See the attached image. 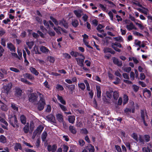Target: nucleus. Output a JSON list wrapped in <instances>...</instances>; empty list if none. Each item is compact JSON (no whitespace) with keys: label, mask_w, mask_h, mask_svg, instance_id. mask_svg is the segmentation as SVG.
Wrapping results in <instances>:
<instances>
[{"label":"nucleus","mask_w":152,"mask_h":152,"mask_svg":"<svg viewBox=\"0 0 152 152\" xmlns=\"http://www.w3.org/2000/svg\"><path fill=\"white\" fill-rule=\"evenodd\" d=\"M38 96H39L40 100L38 103L37 107L39 110H41L44 109L45 104V100L42 95L38 92L31 94L29 96V100L31 102H34L37 100Z\"/></svg>","instance_id":"f257e3e1"},{"label":"nucleus","mask_w":152,"mask_h":152,"mask_svg":"<svg viewBox=\"0 0 152 152\" xmlns=\"http://www.w3.org/2000/svg\"><path fill=\"white\" fill-rule=\"evenodd\" d=\"M9 119L10 124L14 127L17 126V120L15 115H9Z\"/></svg>","instance_id":"f03ea898"},{"label":"nucleus","mask_w":152,"mask_h":152,"mask_svg":"<svg viewBox=\"0 0 152 152\" xmlns=\"http://www.w3.org/2000/svg\"><path fill=\"white\" fill-rule=\"evenodd\" d=\"M50 19L54 22L56 25H63L64 27L67 28H68V24L67 23H65L64 20L59 21H56V20L52 17H50Z\"/></svg>","instance_id":"7ed1b4c3"},{"label":"nucleus","mask_w":152,"mask_h":152,"mask_svg":"<svg viewBox=\"0 0 152 152\" xmlns=\"http://www.w3.org/2000/svg\"><path fill=\"white\" fill-rule=\"evenodd\" d=\"M141 114V121L143 122L144 125L145 126H147L148 124L145 122V119L147 118V116L146 114V111L145 110H141L140 112Z\"/></svg>","instance_id":"20e7f679"},{"label":"nucleus","mask_w":152,"mask_h":152,"mask_svg":"<svg viewBox=\"0 0 152 152\" xmlns=\"http://www.w3.org/2000/svg\"><path fill=\"white\" fill-rule=\"evenodd\" d=\"M12 86V85L11 83L4 86L3 88V90L2 91V93H4L6 94V95H8L10 93Z\"/></svg>","instance_id":"39448f33"},{"label":"nucleus","mask_w":152,"mask_h":152,"mask_svg":"<svg viewBox=\"0 0 152 152\" xmlns=\"http://www.w3.org/2000/svg\"><path fill=\"white\" fill-rule=\"evenodd\" d=\"M79 56L82 57V58H76V60L77 61V64L81 67L83 66V62L84 59L85 58V57L82 54H80Z\"/></svg>","instance_id":"423d86ee"},{"label":"nucleus","mask_w":152,"mask_h":152,"mask_svg":"<svg viewBox=\"0 0 152 152\" xmlns=\"http://www.w3.org/2000/svg\"><path fill=\"white\" fill-rule=\"evenodd\" d=\"M5 115L4 114H2L1 116L0 115V121L4 124L5 125H2V127L4 129H7V127L8 126V124L4 119Z\"/></svg>","instance_id":"0eeeda50"},{"label":"nucleus","mask_w":152,"mask_h":152,"mask_svg":"<svg viewBox=\"0 0 152 152\" xmlns=\"http://www.w3.org/2000/svg\"><path fill=\"white\" fill-rule=\"evenodd\" d=\"M82 37H83V42L85 45L88 48H91L92 47L89 45V42L88 40V36L86 34H85L82 35Z\"/></svg>","instance_id":"6e6552de"},{"label":"nucleus","mask_w":152,"mask_h":152,"mask_svg":"<svg viewBox=\"0 0 152 152\" xmlns=\"http://www.w3.org/2000/svg\"><path fill=\"white\" fill-rule=\"evenodd\" d=\"M112 47L116 51L118 52H120L121 51L120 49L117 48V47H118L119 48H121V45L120 43L117 42L113 43L112 44Z\"/></svg>","instance_id":"1a4fd4ad"},{"label":"nucleus","mask_w":152,"mask_h":152,"mask_svg":"<svg viewBox=\"0 0 152 152\" xmlns=\"http://www.w3.org/2000/svg\"><path fill=\"white\" fill-rule=\"evenodd\" d=\"M57 148L56 145H54L51 146V145H48L47 147L48 150L49 151H52V152H54Z\"/></svg>","instance_id":"9d476101"},{"label":"nucleus","mask_w":152,"mask_h":152,"mask_svg":"<svg viewBox=\"0 0 152 152\" xmlns=\"http://www.w3.org/2000/svg\"><path fill=\"white\" fill-rule=\"evenodd\" d=\"M22 92V91L19 88H16L15 93V96L17 97H20L21 95Z\"/></svg>","instance_id":"9b49d317"},{"label":"nucleus","mask_w":152,"mask_h":152,"mask_svg":"<svg viewBox=\"0 0 152 152\" xmlns=\"http://www.w3.org/2000/svg\"><path fill=\"white\" fill-rule=\"evenodd\" d=\"M74 13L77 18H80L83 15V12L80 10H77L74 11Z\"/></svg>","instance_id":"f8f14e48"},{"label":"nucleus","mask_w":152,"mask_h":152,"mask_svg":"<svg viewBox=\"0 0 152 152\" xmlns=\"http://www.w3.org/2000/svg\"><path fill=\"white\" fill-rule=\"evenodd\" d=\"M126 27L127 28V30L129 31L132 30L133 29H136V28L132 22L128 23L126 25Z\"/></svg>","instance_id":"ddd939ff"},{"label":"nucleus","mask_w":152,"mask_h":152,"mask_svg":"<svg viewBox=\"0 0 152 152\" xmlns=\"http://www.w3.org/2000/svg\"><path fill=\"white\" fill-rule=\"evenodd\" d=\"M96 89L97 96L98 98H100L101 97V94L100 87L99 86H96Z\"/></svg>","instance_id":"4468645a"},{"label":"nucleus","mask_w":152,"mask_h":152,"mask_svg":"<svg viewBox=\"0 0 152 152\" xmlns=\"http://www.w3.org/2000/svg\"><path fill=\"white\" fill-rule=\"evenodd\" d=\"M40 50L43 53H50V51L46 47L44 46H41L40 48Z\"/></svg>","instance_id":"2eb2a0df"},{"label":"nucleus","mask_w":152,"mask_h":152,"mask_svg":"<svg viewBox=\"0 0 152 152\" xmlns=\"http://www.w3.org/2000/svg\"><path fill=\"white\" fill-rule=\"evenodd\" d=\"M44 127L42 126H39L38 127L36 130L34 131V134L36 135L37 133H40L42 131Z\"/></svg>","instance_id":"dca6fc26"},{"label":"nucleus","mask_w":152,"mask_h":152,"mask_svg":"<svg viewBox=\"0 0 152 152\" xmlns=\"http://www.w3.org/2000/svg\"><path fill=\"white\" fill-rule=\"evenodd\" d=\"M7 45L8 48L10 51L12 52H15V48L13 45L12 43L7 44Z\"/></svg>","instance_id":"f3484780"},{"label":"nucleus","mask_w":152,"mask_h":152,"mask_svg":"<svg viewBox=\"0 0 152 152\" xmlns=\"http://www.w3.org/2000/svg\"><path fill=\"white\" fill-rule=\"evenodd\" d=\"M47 118L50 122H55V117L52 115L50 114L47 116Z\"/></svg>","instance_id":"a211bd4d"},{"label":"nucleus","mask_w":152,"mask_h":152,"mask_svg":"<svg viewBox=\"0 0 152 152\" xmlns=\"http://www.w3.org/2000/svg\"><path fill=\"white\" fill-rule=\"evenodd\" d=\"M75 120V118L74 116L69 115L68 117V120L69 123L73 124Z\"/></svg>","instance_id":"6ab92c4d"},{"label":"nucleus","mask_w":152,"mask_h":152,"mask_svg":"<svg viewBox=\"0 0 152 152\" xmlns=\"http://www.w3.org/2000/svg\"><path fill=\"white\" fill-rule=\"evenodd\" d=\"M86 148L89 150V152H94V146L91 144H89Z\"/></svg>","instance_id":"aec40b11"},{"label":"nucleus","mask_w":152,"mask_h":152,"mask_svg":"<svg viewBox=\"0 0 152 152\" xmlns=\"http://www.w3.org/2000/svg\"><path fill=\"white\" fill-rule=\"evenodd\" d=\"M44 24L45 26L47 28H49V24L53 27V24L51 22V21H49V22H47L46 20H44L43 21Z\"/></svg>","instance_id":"412c9836"},{"label":"nucleus","mask_w":152,"mask_h":152,"mask_svg":"<svg viewBox=\"0 0 152 152\" xmlns=\"http://www.w3.org/2000/svg\"><path fill=\"white\" fill-rule=\"evenodd\" d=\"M113 62L118 66H121L122 65V63L119 62L118 59L115 58H113Z\"/></svg>","instance_id":"4be33fe9"},{"label":"nucleus","mask_w":152,"mask_h":152,"mask_svg":"<svg viewBox=\"0 0 152 152\" xmlns=\"http://www.w3.org/2000/svg\"><path fill=\"white\" fill-rule=\"evenodd\" d=\"M104 51L105 53L109 52L112 54H115V52L111 49L108 48H105L104 50Z\"/></svg>","instance_id":"5701e85b"},{"label":"nucleus","mask_w":152,"mask_h":152,"mask_svg":"<svg viewBox=\"0 0 152 152\" xmlns=\"http://www.w3.org/2000/svg\"><path fill=\"white\" fill-rule=\"evenodd\" d=\"M144 94L147 96L148 97H150L151 95L150 91L147 88L143 90Z\"/></svg>","instance_id":"b1692460"},{"label":"nucleus","mask_w":152,"mask_h":152,"mask_svg":"<svg viewBox=\"0 0 152 152\" xmlns=\"http://www.w3.org/2000/svg\"><path fill=\"white\" fill-rule=\"evenodd\" d=\"M29 69L30 71L33 74H34L36 75H38L39 73L37 71L35 68L32 67H30Z\"/></svg>","instance_id":"393cba45"},{"label":"nucleus","mask_w":152,"mask_h":152,"mask_svg":"<svg viewBox=\"0 0 152 152\" xmlns=\"http://www.w3.org/2000/svg\"><path fill=\"white\" fill-rule=\"evenodd\" d=\"M57 97L58 100L60 102L63 104H65L66 102L63 99V97L58 95H57Z\"/></svg>","instance_id":"a878e982"},{"label":"nucleus","mask_w":152,"mask_h":152,"mask_svg":"<svg viewBox=\"0 0 152 152\" xmlns=\"http://www.w3.org/2000/svg\"><path fill=\"white\" fill-rule=\"evenodd\" d=\"M56 116L57 119L59 122H61L63 121V116L62 114H58L56 115Z\"/></svg>","instance_id":"bb28decb"},{"label":"nucleus","mask_w":152,"mask_h":152,"mask_svg":"<svg viewBox=\"0 0 152 152\" xmlns=\"http://www.w3.org/2000/svg\"><path fill=\"white\" fill-rule=\"evenodd\" d=\"M25 77H26L31 80H33L34 79V77L28 73H26L23 75Z\"/></svg>","instance_id":"cd10ccee"},{"label":"nucleus","mask_w":152,"mask_h":152,"mask_svg":"<svg viewBox=\"0 0 152 152\" xmlns=\"http://www.w3.org/2000/svg\"><path fill=\"white\" fill-rule=\"evenodd\" d=\"M46 61L51 63H53L55 61L54 58L51 56H48L46 58Z\"/></svg>","instance_id":"c85d7f7f"},{"label":"nucleus","mask_w":152,"mask_h":152,"mask_svg":"<svg viewBox=\"0 0 152 152\" xmlns=\"http://www.w3.org/2000/svg\"><path fill=\"white\" fill-rule=\"evenodd\" d=\"M20 120L21 122L23 124H25L26 123V119L24 115H22L20 117Z\"/></svg>","instance_id":"c756f323"},{"label":"nucleus","mask_w":152,"mask_h":152,"mask_svg":"<svg viewBox=\"0 0 152 152\" xmlns=\"http://www.w3.org/2000/svg\"><path fill=\"white\" fill-rule=\"evenodd\" d=\"M128 100L129 99L128 96L127 95H124L123 97V105H125L128 102Z\"/></svg>","instance_id":"7c9ffc66"},{"label":"nucleus","mask_w":152,"mask_h":152,"mask_svg":"<svg viewBox=\"0 0 152 152\" xmlns=\"http://www.w3.org/2000/svg\"><path fill=\"white\" fill-rule=\"evenodd\" d=\"M21 146L20 144L19 143H16L15 144V145L14 147V149L15 151H18V149L21 150Z\"/></svg>","instance_id":"2f4dec72"},{"label":"nucleus","mask_w":152,"mask_h":152,"mask_svg":"<svg viewBox=\"0 0 152 152\" xmlns=\"http://www.w3.org/2000/svg\"><path fill=\"white\" fill-rule=\"evenodd\" d=\"M26 44L30 49H31L34 44V41H28L26 42Z\"/></svg>","instance_id":"473e14b6"},{"label":"nucleus","mask_w":152,"mask_h":152,"mask_svg":"<svg viewBox=\"0 0 152 152\" xmlns=\"http://www.w3.org/2000/svg\"><path fill=\"white\" fill-rule=\"evenodd\" d=\"M69 129L70 132L73 134H75L76 133V130L75 128L72 126H70L69 127Z\"/></svg>","instance_id":"72a5a7b5"},{"label":"nucleus","mask_w":152,"mask_h":152,"mask_svg":"<svg viewBox=\"0 0 152 152\" xmlns=\"http://www.w3.org/2000/svg\"><path fill=\"white\" fill-rule=\"evenodd\" d=\"M24 132L26 133H27L29 131V124L27 123L25 126L23 128Z\"/></svg>","instance_id":"f704fd0d"},{"label":"nucleus","mask_w":152,"mask_h":152,"mask_svg":"<svg viewBox=\"0 0 152 152\" xmlns=\"http://www.w3.org/2000/svg\"><path fill=\"white\" fill-rule=\"evenodd\" d=\"M47 133L45 132H44L42 134V139L43 141H45L47 136Z\"/></svg>","instance_id":"c9c22d12"},{"label":"nucleus","mask_w":152,"mask_h":152,"mask_svg":"<svg viewBox=\"0 0 152 152\" xmlns=\"http://www.w3.org/2000/svg\"><path fill=\"white\" fill-rule=\"evenodd\" d=\"M0 142L2 143H5L6 142V138L3 135L0 136Z\"/></svg>","instance_id":"e433bc0d"},{"label":"nucleus","mask_w":152,"mask_h":152,"mask_svg":"<svg viewBox=\"0 0 152 152\" xmlns=\"http://www.w3.org/2000/svg\"><path fill=\"white\" fill-rule=\"evenodd\" d=\"M34 51L35 53L36 54H40V52H39V47L38 46L36 45L35 46L34 48Z\"/></svg>","instance_id":"4c0bfd02"},{"label":"nucleus","mask_w":152,"mask_h":152,"mask_svg":"<svg viewBox=\"0 0 152 152\" xmlns=\"http://www.w3.org/2000/svg\"><path fill=\"white\" fill-rule=\"evenodd\" d=\"M72 25L75 27L77 26L78 25V21L77 20H73L72 21Z\"/></svg>","instance_id":"58836bf2"},{"label":"nucleus","mask_w":152,"mask_h":152,"mask_svg":"<svg viewBox=\"0 0 152 152\" xmlns=\"http://www.w3.org/2000/svg\"><path fill=\"white\" fill-rule=\"evenodd\" d=\"M113 97L115 99H117L118 97V92L115 91L113 92Z\"/></svg>","instance_id":"ea45409f"},{"label":"nucleus","mask_w":152,"mask_h":152,"mask_svg":"<svg viewBox=\"0 0 152 152\" xmlns=\"http://www.w3.org/2000/svg\"><path fill=\"white\" fill-rule=\"evenodd\" d=\"M78 87L82 90H83L85 88V86L83 83H80L78 84Z\"/></svg>","instance_id":"a19ab883"},{"label":"nucleus","mask_w":152,"mask_h":152,"mask_svg":"<svg viewBox=\"0 0 152 152\" xmlns=\"http://www.w3.org/2000/svg\"><path fill=\"white\" fill-rule=\"evenodd\" d=\"M59 105L63 111L65 112L67 110V108L65 106L60 103L59 104Z\"/></svg>","instance_id":"79ce46f5"},{"label":"nucleus","mask_w":152,"mask_h":152,"mask_svg":"<svg viewBox=\"0 0 152 152\" xmlns=\"http://www.w3.org/2000/svg\"><path fill=\"white\" fill-rule=\"evenodd\" d=\"M131 137L136 141H138V136L137 134L135 133H133L131 135Z\"/></svg>","instance_id":"37998d69"},{"label":"nucleus","mask_w":152,"mask_h":152,"mask_svg":"<svg viewBox=\"0 0 152 152\" xmlns=\"http://www.w3.org/2000/svg\"><path fill=\"white\" fill-rule=\"evenodd\" d=\"M1 109L3 111H6L7 110V108L6 105L4 104H1Z\"/></svg>","instance_id":"c03bdc74"},{"label":"nucleus","mask_w":152,"mask_h":152,"mask_svg":"<svg viewBox=\"0 0 152 152\" xmlns=\"http://www.w3.org/2000/svg\"><path fill=\"white\" fill-rule=\"evenodd\" d=\"M106 94L107 97L109 98H111L112 96L113 92H109L107 91V92Z\"/></svg>","instance_id":"a18cd8bd"},{"label":"nucleus","mask_w":152,"mask_h":152,"mask_svg":"<svg viewBox=\"0 0 152 152\" xmlns=\"http://www.w3.org/2000/svg\"><path fill=\"white\" fill-rule=\"evenodd\" d=\"M103 27V26L101 24H99L97 28V29L99 31L101 32H102L103 31V30L102 29V28Z\"/></svg>","instance_id":"49530a36"},{"label":"nucleus","mask_w":152,"mask_h":152,"mask_svg":"<svg viewBox=\"0 0 152 152\" xmlns=\"http://www.w3.org/2000/svg\"><path fill=\"white\" fill-rule=\"evenodd\" d=\"M70 54L71 55L74 57H77V56L79 55L78 53L76 52H74L73 51H72L70 52Z\"/></svg>","instance_id":"de8ad7c7"},{"label":"nucleus","mask_w":152,"mask_h":152,"mask_svg":"<svg viewBox=\"0 0 152 152\" xmlns=\"http://www.w3.org/2000/svg\"><path fill=\"white\" fill-rule=\"evenodd\" d=\"M78 143L79 145L81 146H83L85 144L84 141L81 139L79 140Z\"/></svg>","instance_id":"09e8293b"},{"label":"nucleus","mask_w":152,"mask_h":152,"mask_svg":"<svg viewBox=\"0 0 152 152\" xmlns=\"http://www.w3.org/2000/svg\"><path fill=\"white\" fill-rule=\"evenodd\" d=\"M54 29L58 34L61 33L60 31L61 29V27H58L57 28L54 27Z\"/></svg>","instance_id":"8fccbe9b"},{"label":"nucleus","mask_w":152,"mask_h":152,"mask_svg":"<svg viewBox=\"0 0 152 152\" xmlns=\"http://www.w3.org/2000/svg\"><path fill=\"white\" fill-rule=\"evenodd\" d=\"M56 88L57 89L60 91H62L64 89L63 87L62 86L59 84H57V85Z\"/></svg>","instance_id":"3c124183"},{"label":"nucleus","mask_w":152,"mask_h":152,"mask_svg":"<svg viewBox=\"0 0 152 152\" xmlns=\"http://www.w3.org/2000/svg\"><path fill=\"white\" fill-rule=\"evenodd\" d=\"M108 14L110 18V20L113 21V15L112 12L110 11L108 12Z\"/></svg>","instance_id":"603ef678"},{"label":"nucleus","mask_w":152,"mask_h":152,"mask_svg":"<svg viewBox=\"0 0 152 152\" xmlns=\"http://www.w3.org/2000/svg\"><path fill=\"white\" fill-rule=\"evenodd\" d=\"M63 151L64 152H67L69 149V147L65 145H63Z\"/></svg>","instance_id":"864d4df0"},{"label":"nucleus","mask_w":152,"mask_h":152,"mask_svg":"<svg viewBox=\"0 0 152 152\" xmlns=\"http://www.w3.org/2000/svg\"><path fill=\"white\" fill-rule=\"evenodd\" d=\"M10 69L12 71H13L15 72H19V70L17 69L14 67H10Z\"/></svg>","instance_id":"5fc2aeb1"},{"label":"nucleus","mask_w":152,"mask_h":152,"mask_svg":"<svg viewBox=\"0 0 152 152\" xmlns=\"http://www.w3.org/2000/svg\"><path fill=\"white\" fill-rule=\"evenodd\" d=\"M140 43L141 42L140 41L137 40H135L134 42L135 44L139 46L140 48L141 47Z\"/></svg>","instance_id":"6e6d98bb"},{"label":"nucleus","mask_w":152,"mask_h":152,"mask_svg":"<svg viewBox=\"0 0 152 152\" xmlns=\"http://www.w3.org/2000/svg\"><path fill=\"white\" fill-rule=\"evenodd\" d=\"M88 131L85 129H83L81 130V133L83 134H86L88 133Z\"/></svg>","instance_id":"4d7b16f0"},{"label":"nucleus","mask_w":152,"mask_h":152,"mask_svg":"<svg viewBox=\"0 0 152 152\" xmlns=\"http://www.w3.org/2000/svg\"><path fill=\"white\" fill-rule=\"evenodd\" d=\"M98 21L96 19H94L92 21V24L95 26H96L98 24Z\"/></svg>","instance_id":"13d9d810"},{"label":"nucleus","mask_w":152,"mask_h":152,"mask_svg":"<svg viewBox=\"0 0 152 152\" xmlns=\"http://www.w3.org/2000/svg\"><path fill=\"white\" fill-rule=\"evenodd\" d=\"M63 56L65 58L68 59L70 58L71 57L69 54L66 53L63 54Z\"/></svg>","instance_id":"bf43d9fd"},{"label":"nucleus","mask_w":152,"mask_h":152,"mask_svg":"<svg viewBox=\"0 0 152 152\" xmlns=\"http://www.w3.org/2000/svg\"><path fill=\"white\" fill-rule=\"evenodd\" d=\"M12 108L15 110L17 111L18 110V107L16 106L15 104L12 103L11 104Z\"/></svg>","instance_id":"052dcab7"},{"label":"nucleus","mask_w":152,"mask_h":152,"mask_svg":"<svg viewBox=\"0 0 152 152\" xmlns=\"http://www.w3.org/2000/svg\"><path fill=\"white\" fill-rule=\"evenodd\" d=\"M115 147L116 150L118 152H121V150L120 146L118 145H115Z\"/></svg>","instance_id":"680f3d73"},{"label":"nucleus","mask_w":152,"mask_h":152,"mask_svg":"<svg viewBox=\"0 0 152 152\" xmlns=\"http://www.w3.org/2000/svg\"><path fill=\"white\" fill-rule=\"evenodd\" d=\"M131 70V68L130 67H125L124 68V71L126 72H129Z\"/></svg>","instance_id":"e2e57ef3"},{"label":"nucleus","mask_w":152,"mask_h":152,"mask_svg":"<svg viewBox=\"0 0 152 152\" xmlns=\"http://www.w3.org/2000/svg\"><path fill=\"white\" fill-rule=\"evenodd\" d=\"M36 60L41 64H43L45 63L44 61L43 60L38 59Z\"/></svg>","instance_id":"0e129e2a"},{"label":"nucleus","mask_w":152,"mask_h":152,"mask_svg":"<svg viewBox=\"0 0 152 152\" xmlns=\"http://www.w3.org/2000/svg\"><path fill=\"white\" fill-rule=\"evenodd\" d=\"M85 63L86 64V65L88 66H90L91 63L90 61L88 60H86L85 61Z\"/></svg>","instance_id":"69168bd1"},{"label":"nucleus","mask_w":152,"mask_h":152,"mask_svg":"<svg viewBox=\"0 0 152 152\" xmlns=\"http://www.w3.org/2000/svg\"><path fill=\"white\" fill-rule=\"evenodd\" d=\"M136 24L141 29H142L144 28L143 26L141 23H136Z\"/></svg>","instance_id":"338daca9"},{"label":"nucleus","mask_w":152,"mask_h":152,"mask_svg":"<svg viewBox=\"0 0 152 152\" xmlns=\"http://www.w3.org/2000/svg\"><path fill=\"white\" fill-rule=\"evenodd\" d=\"M142 150L143 152H149V149L148 147H144L142 148Z\"/></svg>","instance_id":"774afa93"}]
</instances>
